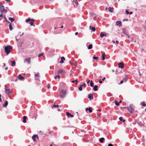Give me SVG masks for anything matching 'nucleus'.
<instances>
[{"label":"nucleus","mask_w":146,"mask_h":146,"mask_svg":"<svg viewBox=\"0 0 146 146\" xmlns=\"http://www.w3.org/2000/svg\"><path fill=\"white\" fill-rule=\"evenodd\" d=\"M119 68H124V64L123 62H120L118 64Z\"/></svg>","instance_id":"obj_5"},{"label":"nucleus","mask_w":146,"mask_h":146,"mask_svg":"<svg viewBox=\"0 0 146 146\" xmlns=\"http://www.w3.org/2000/svg\"><path fill=\"white\" fill-rule=\"evenodd\" d=\"M82 85H80L79 87L78 88L79 90L80 91H81L82 90Z\"/></svg>","instance_id":"obj_33"},{"label":"nucleus","mask_w":146,"mask_h":146,"mask_svg":"<svg viewBox=\"0 0 146 146\" xmlns=\"http://www.w3.org/2000/svg\"><path fill=\"white\" fill-rule=\"evenodd\" d=\"M98 87V86L97 85H95L94 86L93 89L94 91H96L98 90L97 88Z\"/></svg>","instance_id":"obj_17"},{"label":"nucleus","mask_w":146,"mask_h":146,"mask_svg":"<svg viewBox=\"0 0 146 146\" xmlns=\"http://www.w3.org/2000/svg\"><path fill=\"white\" fill-rule=\"evenodd\" d=\"M129 13L130 14V15H131L132 14V12H130Z\"/></svg>","instance_id":"obj_64"},{"label":"nucleus","mask_w":146,"mask_h":146,"mask_svg":"<svg viewBox=\"0 0 146 146\" xmlns=\"http://www.w3.org/2000/svg\"><path fill=\"white\" fill-rule=\"evenodd\" d=\"M99 82L100 84H102V82L101 80H100Z\"/></svg>","instance_id":"obj_53"},{"label":"nucleus","mask_w":146,"mask_h":146,"mask_svg":"<svg viewBox=\"0 0 146 146\" xmlns=\"http://www.w3.org/2000/svg\"><path fill=\"white\" fill-rule=\"evenodd\" d=\"M115 43H116V44H118V43H119V42L117 40H116V41H115Z\"/></svg>","instance_id":"obj_51"},{"label":"nucleus","mask_w":146,"mask_h":146,"mask_svg":"<svg viewBox=\"0 0 146 146\" xmlns=\"http://www.w3.org/2000/svg\"><path fill=\"white\" fill-rule=\"evenodd\" d=\"M114 102L115 105L117 106H118L119 105V103L118 102L117 100H115L114 101Z\"/></svg>","instance_id":"obj_23"},{"label":"nucleus","mask_w":146,"mask_h":146,"mask_svg":"<svg viewBox=\"0 0 146 146\" xmlns=\"http://www.w3.org/2000/svg\"><path fill=\"white\" fill-rule=\"evenodd\" d=\"M11 62L12 63L11 64V66H14L15 65V61L14 60V61H12V60H11Z\"/></svg>","instance_id":"obj_22"},{"label":"nucleus","mask_w":146,"mask_h":146,"mask_svg":"<svg viewBox=\"0 0 146 146\" xmlns=\"http://www.w3.org/2000/svg\"><path fill=\"white\" fill-rule=\"evenodd\" d=\"M124 76L125 78H123V80H124V82H126L127 80V77L126 75H125Z\"/></svg>","instance_id":"obj_28"},{"label":"nucleus","mask_w":146,"mask_h":146,"mask_svg":"<svg viewBox=\"0 0 146 146\" xmlns=\"http://www.w3.org/2000/svg\"><path fill=\"white\" fill-rule=\"evenodd\" d=\"M67 92L66 90H62L60 93V97L61 98H63L66 94Z\"/></svg>","instance_id":"obj_2"},{"label":"nucleus","mask_w":146,"mask_h":146,"mask_svg":"<svg viewBox=\"0 0 146 146\" xmlns=\"http://www.w3.org/2000/svg\"><path fill=\"white\" fill-rule=\"evenodd\" d=\"M31 22H34V19H31Z\"/></svg>","instance_id":"obj_54"},{"label":"nucleus","mask_w":146,"mask_h":146,"mask_svg":"<svg viewBox=\"0 0 146 146\" xmlns=\"http://www.w3.org/2000/svg\"><path fill=\"white\" fill-rule=\"evenodd\" d=\"M30 24L31 25V26L33 25L34 26H35V25H33V22H31V23H30Z\"/></svg>","instance_id":"obj_43"},{"label":"nucleus","mask_w":146,"mask_h":146,"mask_svg":"<svg viewBox=\"0 0 146 146\" xmlns=\"http://www.w3.org/2000/svg\"><path fill=\"white\" fill-rule=\"evenodd\" d=\"M0 11L1 13L3 14L4 12L6 13L7 10L5 9L3 6L0 3Z\"/></svg>","instance_id":"obj_3"},{"label":"nucleus","mask_w":146,"mask_h":146,"mask_svg":"<svg viewBox=\"0 0 146 146\" xmlns=\"http://www.w3.org/2000/svg\"><path fill=\"white\" fill-rule=\"evenodd\" d=\"M130 40L131 41H132L133 40V39L132 38H131Z\"/></svg>","instance_id":"obj_62"},{"label":"nucleus","mask_w":146,"mask_h":146,"mask_svg":"<svg viewBox=\"0 0 146 146\" xmlns=\"http://www.w3.org/2000/svg\"><path fill=\"white\" fill-rule=\"evenodd\" d=\"M88 98L90 100L93 99V96L92 94H90L88 95Z\"/></svg>","instance_id":"obj_11"},{"label":"nucleus","mask_w":146,"mask_h":146,"mask_svg":"<svg viewBox=\"0 0 146 146\" xmlns=\"http://www.w3.org/2000/svg\"><path fill=\"white\" fill-rule=\"evenodd\" d=\"M78 32H76L75 33V35H78Z\"/></svg>","instance_id":"obj_59"},{"label":"nucleus","mask_w":146,"mask_h":146,"mask_svg":"<svg viewBox=\"0 0 146 146\" xmlns=\"http://www.w3.org/2000/svg\"><path fill=\"white\" fill-rule=\"evenodd\" d=\"M113 145L111 143H110L108 144V146H113Z\"/></svg>","instance_id":"obj_47"},{"label":"nucleus","mask_w":146,"mask_h":146,"mask_svg":"<svg viewBox=\"0 0 146 146\" xmlns=\"http://www.w3.org/2000/svg\"><path fill=\"white\" fill-rule=\"evenodd\" d=\"M125 13L127 14H129V12L127 10L126 11Z\"/></svg>","instance_id":"obj_50"},{"label":"nucleus","mask_w":146,"mask_h":146,"mask_svg":"<svg viewBox=\"0 0 146 146\" xmlns=\"http://www.w3.org/2000/svg\"><path fill=\"white\" fill-rule=\"evenodd\" d=\"M127 109L131 113H132L133 111V109L131 106L127 108Z\"/></svg>","instance_id":"obj_10"},{"label":"nucleus","mask_w":146,"mask_h":146,"mask_svg":"<svg viewBox=\"0 0 146 146\" xmlns=\"http://www.w3.org/2000/svg\"><path fill=\"white\" fill-rule=\"evenodd\" d=\"M31 19H30V18H28V19H26L25 20V22L26 23H28L29 22H30V21H31Z\"/></svg>","instance_id":"obj_31"},{"label":"nucleus","mask_w":146,"mask_h":146,"mask_svg":"<svg viewBox=\"0 0 146 146\" xmlns=\"http://www.w3.org/2000/svg\"><path fill=\"white\" fill-rule=\"evenodd\" d=\"M5 1H7V2H9L10 1V0H5Z\"/></svg>","instance_id":"obj_61"},{"label":"nucleus","mask_w":146,"mask_h":146,"mask_svg":"<svg viewBox=\"0 0 146 146\" xmlns=\"http://www.w3.org/2000/svg\"><path fill=\"white\" fill-rule=\"evenodd\" d=\"M57 78H58L59 79L60 78V76L59 75H58L57 76H54V78L55 79H56Z\"/></svg>","instance_id":"obj_30"},{"label":"nucleus","mask_w":146,"mask_h":146,"mask_svg":"<svg viewBox=\"0 0 146 146\" xmlns=\"http://www.w3.org/2000/svg\"><path fill=\"white\" fill-rule=\"evenodd\" d=\"M93 58L94 59H95V60H97L98 59V57H95V56H94L93 57Z\"/></svg>","instance_id":"obj_41"},{"label":"nucleus","mask_w":146,"mask_h":146,"mask_svg":"<svg viewBox=\"0 0 146 146\" xmlns=\"http://www.w3.org/2000/svg\"><path fill=\"white\" fill-rule=\"evenodd\" d=\"M8 101H6L5 102L4 104H3V107H6L7 106V105L8 104Z\"/></svg>","instance_id":"obj_15"},{"label":"nucleus","mask_w":146,"mask_h":146,"mask_svg":"<svg viewBox=\"0 0 146 146\" xmlns=\"http://www.w3.org/2000/svg\"><path fill=\"white\" fill-rule=\"evenodd\" d=\"M113 8L111 7H109L108 8L109 11L111 12H113Z\"/></svg>","instance_id":"obj_20"},{"label":"nucleus","mask_w":146,"mask_h":146,"mask_svg":"<svg viewBox=\"0 0 146 146\" xmlns=\"http://www.w3.org/2000/svg\"><path fill=\"white\" fill-rule=\"evenodd\" d=\"M27 118V117L26 116H24L23 117V122L24 123H25L26 122V119Z\"/></svg>","instance_id":"obj_19"},{"label":"nucleus","mask_w":146,"mask_h":146,"mask_svg":"<svg viewBox=\"0 0 146 146\" xmlns=\"http://www.w3.org/2000/svg\"><path fill=\"white\" fill-rule=\"evenodd\" d=\"M88 110H89V111L90 113H91L92 111V108L91 107H90L88 108Z\"/></svg>","instance_id":"obj_36"},{"label":"nucleus","mask_w":146,"mask_h":146,"mask_svg":"<svg viewBox=\"0 0 146 146\" xmlns=\"http://www.w3.org/2000/svg\"><path fill=\"white\" fill-rule=\"evenodd\" d=\"M92 45L91 44H90L89 45L88 47V49L90 50L92 49Z\"/></svg>","instance_id":"obj_24"},{"label":"nucleus","mask_w":146,"mask_h":146,"mask_svg":"<svg viewBox=\"0 0 146 146\" xmlns=\"http://www.w3.org/2000/svg\"><path fill=\"white\" fill-rule=\"evenodd\" d=\"M75 3L77 5H78V1H75Z\"/></svg>","instance_id":"obj_48"},{"label":"nucleus","mask_w":146,"mask_h":146,"mask_svg":"<svg viewBox=\"0 0 146 146\" xmlns=\"http://www.w3.org/2000/svg\"><path fill=\"white\" fill-rule=\"evenodd\" d=\"M119 119V120L120 121H122L123 122L125 121V119H123L122 117H120Z\"/></svg>","instance_id":"obj_27"},{"label":"nucleus","mask_w":146,"mask_h":146,"mask_svg":"<svg viewBox=\"0 0 146 146\" xmlns=\"http://www.w3.org/2000/svg\"><path fill=\"white\" fill-rule=\"evenodd\" d=\"M18 78L20 80H23V79L24 78V77L21 76L20 74L18 76Z\"/></svg>","instance_id":"obj_18"},{"label":"nucleus","mask_w":146,"mask_h":146,"mask_svg":"<svg viewBox=\"0 0 146 146\" xmlns=\"http://www.w3.org/2000/svg\"><path fill=\"white\" fill-rule=\"evenodd\" d=\"M69 63H70V64H71L72 65L73 64V63H72L71 61H70L69 62Z\"/></svg>","instance_id":"obj_52"},{"label":"nucleus","mask_w":146,"mask_h":146,"mask_svg":"<svg viewBox=\"0 0 146 146\" xmlns=\"http://www.w3.org/2000/svg\"><path fill=\"white\" fill-rule=\"evenodd\" d=\"M36 137H37V139L38 138V135H33L32 137V139L33 140V141L34 142L36 141V140L35 139V138Z\"/></svg>","instance_id":"obj_7"},{"label":"nucleus","mask_w":146,"mask_h":146,"mask_svg":"<svg viewBox=\"0 0 146 146\" xmlns=\"http://www.w3.org/2000/svg\"><path fill=\"white\" fill-rule=\"evenodd\" d=\"M123 80H121V81H120V83H119V85H120L121 84H123Z\"/></svg>","instance_id":"obj_42"},{"label":"nucleus","mask_w":146,"mask_h":146,"mask_svg":"<svg viewBox=\"0 0 146 146\" xmlns=\"http://www.w3.org/2000/svg\"><path fill=\"white\" fill-rule=\"evenodd\" d=\"M80 85H82V87H84V88H85L86 87V84H85V83H84L83 84Z\"/></svg>","instance_id":"obj_37"},{"label":"nucleus","mask_w":146,"mask_h":146,"mask_svg":"<svg viewBox=\"0 0 146 146\" xmlns=\"http://www.w3.org/2000/svg\"><path fill=\"white\" fill-rule=\"evenodd\" d=\"M90 29L92 30L93 32H94L96 30V29L95 27H92L91 26H90L89 27Z\"/></svg>","instance_id":"obj_14"},{"label":"nucleus","mask_w":146,"mask_h":146,"mask_svg":"<svg viewBox=\"0 0 146 146\" xmlns=\"http://www.w3.org/2000/svg\"><path fill=\"white\" fill-rule=\"evenodd\" d=\"M90 86L91 87H93L94 86V84L93 83V81L92 80H91L90 81Z\"/></svg>","instance_id":"obj_32"},{"label":"nucleus","mask_w":146,"mask_h":146,"mask_svg":"<svg viewBox=\"0 0 146 146\" xmlns=\"http://www.w3.org/2000/svg\"><path fill=\"white\" fill-rule=\"evenodd\" d=\"M5 91L8 94L11 93V92L10 91V90L8 89L5 88Z\"/></svg>","instance_id":"obj_12"},{"label":"nucleus","mask_w":146,"mask_h":146,"mask_svg":"<svg viewBox=\"0 0 146 146\" xmlns=\"http://www.w3.org/2000/svg\"><path fill=\"white\" fill-rule=\"evenodd\" d=\"M107 34L105 32H102L100 34V37L101 38H103L104 36L106 37Z\"/></svg>","instance_id":"obj_4"},{"label":"nucleus","mask_w":146,"mask_h":146,"mask_svg":"<svg viewBox=\"0 0 146 146\" xmlns=\"http://www.w3.org/2000/svg\"><path fill=\"white\" fill-rule=\"evenodd\" d=\"M65 73V72L62 69H61L59 70L58 72V73L59 74H64Z\"/></svg>","instance_id":"obj_6"},{"label":"nucleus","mask_w":146,"mask_h":146,"mask_svg":"<svg viewBox=\"0 0 146 146\" xmlns=\"http://www.w3.org/2000/svg\"><path fill=\"white\" fill-rule=\"evenodd\" d=\"M47 88H50V85L49 84H48L47 85Z\"/></svg>","instance_id":"obj_46"},{"label":"nucleus","mask_w":146,"mask_h":146,"mask_svg":"<svg viewBox=\"0 0 146 146\" xmlns=\"http://www.w3.org/2000/svg\"><path fill=\"white\" fill-rule=\"evenodd\" d=\"M105 140V139L103 137L99 139L100 141L102 143H103V140Z\"/></svg>","instance_id":"obj_25"},{"label":"nucleus","mask_w":146,"mask_h":146,"mask_svg":"<svg viewBox=\"0 0 146 146\" xmlns=\"http://www.w3.org/2000/svg\"><path fill=\"white\" fill-rule=\"evenodd\" d=\"M27 62L28 64H30V63L31 58H25V59Z\"/></svg>","instance_id":"obj_9"},{"label":"nucleus","mask_w":146,"mask_h":146,"mask_svg":"<svg viewBox=\"0 0 146 146\" xmlns=\"http://www.w3.org/2000/svg\"><path fill=\"white\" fill-rule=\"evenodd\" d=\"M90 80H88L87 82V83L88 84L90 82Z\"/></svg>","instance_id":"obj_60"},{"label":"nucleus","mask_w":146,"mask_h":146,"mask_svg":"<svg viewBox=\"0 0 146 146\" xmlns=\"http://www.w3.org/2000/svg\"><path fill=\"white\" fill-rule=\"evenodd\" d=\"M24 34V33H21L20 35V36H21V35H23Z\"/></svg>","instance_id":"obj_55"},{"label":"nucleus","mask_w":146,"mask_h":146,"mask_svg":"<svg viewBox=\"0 0 146 146\" xmlns=\"http://www.w3.org/2000/svg\"><path fill=\"white\" fill-rule=\"evenodd\" d=\"M116 24L117 25L119 26L121 25V23L120 21H117L116 23Z\"/></svg>","instance_id":"obj_16"},{"label":"nucleus","mask_w":146,"mask_h":146,"mask_svg":"<svg viewBox=\"0 0 146 146\" xmlns=\"http://www.w3.org/2000/svg\"><path fill=\"white\" fill-rule=\"evenodd\" d=\"M9 20H10L11 22H13L15 20V19L13 18H12L11 17H9Z\"/></svg>","instance_id":"obj_21"},{"label":"nucleus","mask_w":146,"mask_h":146,"mask_svg":"<svg viewBox=\"0 0 146 146\" xmlns=\"http://www.w3.org/2000/svg\"><path fill=\"white\" fill-rule=\"evenodd\" d=\"M39 74L38 73L36 74H35V76L36 77H37L39 76Z\"/></svg>","instance_id":"obj_38"},{"label":"nucleus","mask_w":146,"mask_h":146,"mask_svg":"<svg viewBox=\"0 0 146 146\" xmlns=\"http://www.w3.org/2000/svg\"><path fill=\"white\" fill-rule=\"evenodd\" d=\"M86 111H88V108H86Z\"/></svg>","instance_id":"obj_58"},{"label":"nucleus","mask_w":146,"mask_h":146,"mask_svg":"<svg viewBox=\"0 0 146 146\" xmlns=\"http://www.w3.org/2000/svg\"><path fill=\"white\" fill-rule=\"evenodd\" d=\"M54 107H56L58 108L59 107V106L58 105H56L55 104H54L53 106Z\"/></svg>","instance_id":"obj_39"},{"label":"nucleus","mask_w":146,"mask_h":146,"mask_svg":"<svg viewBox=\"0 0 146 146\" xmlns=\"http://www.w3.org/2000/svg\"><path fill=\"white\" fill-rule=\"evenodd\" d=\"M122 30H123V33L124 34H125L126 35H127V34L126 33V31H125V29H123Z\"/></svg>","instance_id":"obj_34"},{"label":"nucleus","mask_w":146,"mask_h":146,"mask_svg":"<svg viewBox=\"0 0 146 146\" xmlns=\"http://www.w3.org/2000/svg\"><path fill=\"white\" fill-rule=\"evenodd\" d=\"M44 54L43 53H42L40 54H39V55H38V57H40L41 56H43V55Z\"/></svg>","instance_id":"obj_40"},{"label":"nucleus","mask_w":146,"mask_h":146,"mask_svg":"<svg viewBox=\"0 0 146 146\" xmlns=\"http://www.w3.org/2000/svg\"><path fill=\"white\" fill-rule=\"evenodd\" d=\"M105 54H102V60H104L105 59Z\"/></svg>","instance_id":"obj_29"},{"label":"nucleus","mask_w":146,"mask_h":146,"mask_svg":"<svg viewBox=\"0 0 146 146\" xmlns=\"http://www.w3.org/2000/svg\"><path fill=\"white\" fill-rule=\"evenodd\" d=\"M78 64V62L76 61L75 63V66L76 67H77V65Z\"/></svg>","instance_id":"obj_44"},{"label":"nucleus","mask_w":146,"mask_h":146,"mask_svg":"<svg viewBox=\"0 0 146 146\" xmlns=\"http://www.w3.org/2000/svg\"><path fill=\"white\" fill-rule=\"evenodd\" d=\"M66 115L67 116H68V117H74V115L71 114L70 113L68 112H67L66 113Z\"/></svg>","instance_id":"obj_8"},{"label":"nucleus","mask_w":146,"mask_h":146,"mask_svg":"<svg viewBox=\"0 0 146 146\" xmlns=\"http://www.w3.org/2000/svg\"><path fill=\"white\" fill-rule=\"evenodd\" d=\"M75 84H77L78 83V82L77 81V80H75Z\"/></svg>","instance_id":"obj_49"},{"label":"nucleus","mask_w":146,"mask_h":146,"mask_svg":"<svg viewBox=\"0 0 146 146\" xmlns=\"http://www.w3.org/2000/svg\"><path fill=\"white\" fill-rule=\"evenodd\" d=\"M65 60V58L64 57H62L61 58V60L60 62V63H63L64 62V61Z\"/></svg>","instance_id":"obj_13"},{"label":"nucleus","mask_w":146,"mask_h":146,"mask_svg":"<svg viewBox=\"0 0 146 146\" xmlns=\"http://www.w3.org/2000/svg\"><path fill=\"white\" fill-rule=\"evenodd\" d=\"M4 49L6 54L8 55L12 51V48L11 46H7L5 47Z\"/></svg>","instance_id":"obj_1"},{"label":"nucleus","mask_w":146,"mask_h":146,"mask_svg":"<svg viewBox=\"0 0 146 146\" xmlns=\"http://www.w3.org/2000/svg\"><path fill=\"white\" fill-rule=\"evenodd\" d=\"M126 36H127V37H128V38H130V36L129 35H126Z\"/></svg>","instance_id":"obj_63"},{"label":"nucleus","mask_w":146,"mask_h":146,"mask_svg":"<svg viewBox=\"0 0 146 146\" xmlns=\"http://www.w3.org/2000/svg\"><path fill=\"white\" fill-rule=\"evenodd\" d=\"M3 14H2L0 15V17H3V15H2Z\"/></svg>","instance_id":"obj_57"},{"label":"nucleus","mask_w":146,"mask_h":146,"mask_svg":"<svg viewBox=\"0 0 146 146\" xmlns=\"http://www.w3.org/2000/svg\"><path fill=\"white\" fill-rule=\"evenodd\" d=\"M5 19L6 20V21L7 22V23H10L8 21V20L6 18H5Z\"/></svg>","instance_id":"obj_45"},{"label":"nucleus","mask_w":146,"mask_h":146,"mask_svg":"<svg viewBox=\"0 0 146 146\" xmlns=\"http://www.w3.org/2000/svg\"><path fill=\"white\" fill-rule=\"evenodd\" d=\"M141 104L142 106H144V107H145L146 106V104H145L144 103H143V102H141Z\"/></svg>","instance_id":"obj_35"},{"label":"nucleus","mask_w":146,"mask_h":146,"mask_svg":"<svg viewBox=\"0 0 146 146\" xmlns=\"http://www.w3.org/2000/svg\"><path fill=\"white\" fill-rule=\"evenodd\" d=\"M106 79V78L105 77H104V78H103L102 79V80L103 81H104V80H105Z\"/></svg>","instance_id":"obj_56"},{"label":"nucleus","mask_w":146,"mask_h":146,"mask_svg":"<svg viewBox=\"0 0 146 146\" xmlns=\"http://www.w3.org/2000/svg\"><path fill=\"white\" fill-rule=\"evenodd\" d=\"M9 29L10 31L12 30L13 29V28L12 27L11 23H10V24L9 25Z\"/></svg>","instance_id":"obj_26"}]
</instances>
